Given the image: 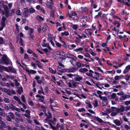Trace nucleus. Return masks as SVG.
Returning a JSON list of instances; mask_svg holds the SVG:
<instances>
[{
	"label": "nucleus",
	"instance_id": "nucleus-1",
	"mask_svg": "<svg viewBox=\"0 0 130 130\" xmlns=\"http://www.w3.org/2000/svg\"><path fill=\"white\" fill-rule=\"evenodd\" d=\"M10 62L8 58L6 55H3L1 59H0V62L3 64L7 65L10 63Z\"/></svg>",
	"mask_w": 130,
	"mask_h": 130
},
{
	"label": "nucleus",
	"instance_id": "nucleus-2",
	"mask_svg": "<svg viewBox=\"0 0 130 130\" xmlns=\"http://www.w3.org/2000/svg\"><path fill=\"white\" fill-rule=\"evenodd\" d=\"M48 114L49 116L48 117L45 119V121L46 122H48V123L49 125L50 126V127L54 130L56 129V128L54 126H53L52 124V123H53V122L51 121L52 117L51 115V113L50 112H48Z\"/></svg>",
	"mask_w": 130,
	"mask_h": 130
},
{
	"label": "nucleus",
	"instance_id": "nucleus-3",
	"mask_svg": "<svg viewBox=\"0 0 130 130\" xmlns=\"http://www.w3.org/2000/svg\"><path fill=\"white\" fill-rule=\"evenodd\" d=\"M125 110L124 107L122 106L120 108H117L116 107V110L117 113H119L121 115H123L124 113L123 112Z\"/></svg>",
	"mask_w": 130,
	"mask_h": 130
},
{
	"label": "nucleus",
	"instance_id": "nucleus-4",
	"mask_svg": "<svg viewBox=\"0 0 130 130\" xmlns=\"http://www.w3.org/2000/svg\"><path fill=\"white\" fill-rule=\"evenodd\" d=\"M11 67H9L8 68L5 67L3 66H0V72H3V70L6 71H7L10 72L11 71Z\"/></svg>",
	"mask_w": 130,
	"mask_h": 130
},
{
	"label": "nucleus",
	"instance_id": "nucleus-5",
	"mask_svg": "<svg viewBox=\"0 0 130 130\" xmlns=\"http://www.w3.org/2000/svg\"><path fill=\"white\" fill-rule=\"evenodd\" d=\"M6 19V18L4 16L2 17L1 21L2 27L0 28V31L2 30L3 28L5 26V21Z\"/></svg>",
	"mask_w": 130,
	"mask_h": 130
},
{
	"label": "nucleus",
	"instance_id": "nucleus-6",
	"mask_svg": "<svg viewBox=\"0 0 130 130\" xmlns=\"http://www.w3.org/2000/svg\"><path fill=\"white\" fill-rule=\"evenodd\" d=\"M2 118L0 120V128L2 130H4L3 128H5L6 127V125L5 124V122L2 121Z\"/></svg>",
	"mask_w": 130,
	"mask_h": 130
},
{
	"label": "nucleus",
	"instance_id": "nucleus-7",
	"mask_svg": "<svg viewBox=\"0 0 130 130\" xmlns=\"http://www.w3.org/2000/svg\"><path fill=\"white\" fill-rule=\"evenodd\" d=\"M28 9L27 8H24L23 9V15L26 17H27L29 15Z\"/></svg>",
	"mask_w": 130,
	"mask_h": 130
},
{
	"label": "nucleus",
	"instance_id": "nucleus-8",
	"mask_svg": "<svg viewBox=\"0 0 130 130\" xmlns=\"http://www.w3.org/2000/svg\"><path fill=\"white\" fill-rule=\"evenodd\" d=\"M9 108L10 109L13 110H15L18 112H20V111L19 108L14 106L12 104H11L9 106Z\"/></svg>",
	"mask_w": 130,
	"mask_h": 130
},
{
	"label": "nucleus",
	"instance_id": "nucleus-9",
	"mask_svg": "<svg viewBox=\"0 0 130 130\" xmlns=\"http://www.w3.org/2000/svg\"><path fill=\"white\" fill-rule=\"evenodd\" d=\"M115 110L116 107H111L110 109H106V111L107 113H109L111 112L115 111Z\"/></svg>",
	"mask_w": 130,
	"mask_h": 130
},
{
	"label": "nucleus",
	"instance_id": "nucleus-10",
	"mask_svg": "<svg viewBox=\"0 0 130 130\" xmlns=\"http://www.w3.org/2000/svg\"><path fill=\"white\" fill-rule=\"evenodd\" d=\"M129 98H130V95H128L124 94L121 96L120 98V99L121 100H124L126 99Z\"/></svg>",
	"mask_w": 130,
	"mask_h": 130
},
{
	"label": "nucleus",
	"instance_id": "nucleus-11",
	"mask_svg": "<svg viewBox=\"0 0 130 130\" xmlns=\"http://www.w3.org/2000/svg\"><path fill=\"white\" fill-rule=\"evenodd\" d=\"M78 69V68L77 67L69 69H67V72H74L77 70Z\"/></svg>",
	"mask_w": 130,
	"mask_h": 130
},
{
	"label": "nucleus",
	"instance_id": "nucleus-12",
	"mask_svg": "<svg viewBox=\"0 0 130 130\" xmlns=\"http://www.w3.org/2000/svg\"><path fill=\"white\" fill-rule=\"evenodd\" d=\"M53 5V3L52 1H48L46 3V6L47 7L51 9H52V6Z\"/></svg>",
	"mask_w": 130,
	"mask_h": 130
},
{
	"label": "nucleus",
	"instance_id": "nucleus-13",
	"mask_svg": "<svg viewBox=\"0 0 130 130\" xmlns=\"http://www.w3.org/2000/svg\"><path fill=\"white\" fill-rule=\"evenodd\" d=\"M113 122L117 125L118 126H120L121 124V123L119 120L116 119L113 121Z\"/></svg>",
	"mask_w": 130,
	"mask_h": 130
},
{
	"label": "nucleus",
	"instance_id": "nucleus-14",
	"mask_svg": "<svg viewBox=\"0 0 130 130\" xmlns=\"http://www.w3.org/2000/svg\"><path fill=\"white\" fill-rule=\"evenodd\" d=\"M85 32L87 34H89L90 36L92 34V30L90 29H86V30H85Z\"/></svg>",
	"mask_w": 130,
	"mask_h": 130
},
{
	"label": "nucleus",
	"instance_id": "nucleus-15",
	"mask_svg": "<svg viewBox=\"0 0 130 130\" xmlns=\"http://www.w3.org/2000/svg\"><path fill=\"white\" fill-rule=\"evenodd\" d=\"M3 76L4 77L2 78V80L3 81H5L7 79H9V75L5 74V75H4Z\"/></svg>",
	"mask_w": 130,
	"mask_h": 130
},
{
	"label": "nucleus",
	"instance_id": "nucleus-16",
	"mask_svg": "<svg viewBox=\"0 0 130 130\" xmlns=\"http://www.w3.org/2000/svg\"><path fill=\"white\" fill-rule=\"evenodd\" d=\"M66 56L67 58H72L74 57V59L76 60V58L75 56L72 54H67Z\"/></svg>",
	"mask_w": 130,
	"mask_h": 130
},
{
	"label": "nucleus",
	"instance_id": "nucleus-17",
	"mask_svg": "<svg viewBox=\"0 0 130 130\" xmlns=\"http://www.w3.org/2000/svg\"><path fill=\"white\" fill-rule=\"evenodd\" d=\"M130 0H127V2H126V0H123L122 1V2H123L124 4L127 5L128 6H130Z\"/></svg>",
	"mask_w": 130,
	"mask_h": 130
},
{
	"label": "nucleus",
	"instance_id": "nucleus-18",
	"mask_svg": "<svg viewBox=\"0 0 130 130\" xmlns=\"http://www.w3.org/2000/svg\"><path fill=\"white\" fill-rule=\"evenodd\" d=\"M82 79L83 78L82 77L78 75H77L75 77V80L76 81H80V80H82Z\"/></svg>",
	"mask_w": 130,
	"mask_h": 130
},
{
	"label": "nucleus",
	"instance_id": "nucleus-19",
	"mask_svg": "<svg viewBox=\"0 0 130 130\" xmlns=\"http://www.w3.org/2000/svg\"><path fill=\"white\" fill-rule=\"evenodd\" d=\"M88 70L86 68H81L79 69V71L80 72L84 73L85 72H87L88 71Z\"/></svg>",
	"mask_w": 130,
	"mask_h": 130
},
{
	"label": "nucleus",
	"instance_id": "nucleus-20",
	"mask_svg": "<svg viewBox=\"0 0 130 130\" xmlns=\"http://www.w3.org/2000/svg\"><path fill=\"white\" fill-rule=\"evenodd\" d=\"M18 89L17 92L19 94H20L21 92H22L23 91L22 88L21 87L20 88H18Z\"/></svg>",
	"mask_w": 130,
	"mask_h": 130
},
{
	"label": "nucleus",
	"instance_id": "nucleus-21",
	"mask_svg": "<svg viewBox=\"0 0 130 130\" xmlns=\"http://www.w3.org/2000/svg\"><path fill=\"white\" fill-rule=\"evenodd\" d=\"M28 12L31 13H32L35 12V10L32 8H29L28 10Z\"/></svg>",
	"mask_w": 130,
	"mask_h": 130
},
{
	"label": "nucleus",
	"instance_id": "nucleus-22",
	"mask_svg": "<svg viewBox=\"0 0 130 130\" xmlns=\"http://www.w3.org/2000/svg\"><path fill=\"white\" fill-rule=\"evenodd\" d=\"M4 102L6 103H9L10 101V99L8 98H4L3 100Z\"/></svg>",
	"mask_w": 130,
	"mask_h": 130
},
{
	"label": "nucleus",
	"instance_id": "nucleus-23",
	"mask_svg": "<svg viewBox=\"0 0 130 130\" xmlns=\"http://www.w3.org/2000/svg\"><path fill=\"white\" fill-rule=\"evenodd\" d=\"M36 19L39 21H43L44 20V19L40 16H37L36 17Z\"/></svg>",
	"mask_w": 130,
	"mask_h": 130
},
{
	"label": "nucleus",
	"instance_id": "nucleus-24",
	"mask_svg": "<svg viewBox=\"0 0 130 130\" xmlns=\"http://www.w3.org/2000/svg\"><path fill=\"white\" fill-rule=\"evenodd\" d=\"M9 114L10 118L12 119H15V117L14 116V114L12 112H9L8 113Z\"/></svg>",
	"mask_w": 130,
	"mask_h": 130
},
{
	"label": "nucleus",
	"instance_id": "nucleus-25",
	"mask_svg": "<svg viewBox=\"0 0 130 130\" xmlns=\"http://www.w3.org/2000/svg\"><path fill=\"white\" fill-rule=\"evenodd\" d=\"M102 103L103 106H106L108 104L107 99L103 101Z\"/></svg>",
	"mask_w": 130,
	"mask_h": 130
},
{
	"label": "nucleus",
	"instance_id": "nucleus-26",
	"mask_svg": "<svg viewBox=\"0 0 130 130\" xmlns=\"http://www.w3.org/2000/svg\"><path fill=\"white\" fill-rule=\"evenodd\" d=\"M3 8L5 10V11L6 13H8V8L7 6L6 5H3Z\"/></svg>",
	"mask_w": 130,
	"mask_h": 130
},
{
	"label": "nucleus",
	"instance_id": "nucleus-27",
	"mask_svg": "<svg viewBox=\"0 0 130 130\" xmlns=\"http://www.w3.org/2000/svg\"><path fill=\"white\" fill-rule=\"evenodd\" d=\"M93 103V104L94 107H96L98 106V102L96 100H94Z\"/></svg>",
	"mask_w": 130,
	"mask_h": 130
},
{
	"label": "nucleus",
	"instance_id": "nucleus-28",
	"mask_svg": "<svg viewBox=\"0 0 130 130\" xmlns=\"http://www.w3.org/2000/svg\"><path fill=\"white\" fill-rule=\"evenodd\" d=\"M122 77V75L120 76L118 75L116 76L114 78V79L116 80H117L118 79H120Z\"/></svg>",
	"mask_w": 130,
	"mask_h": 130
},
{
	"label": "nucleus",
	"instance_id": "nucleus-29",
	"mask_svg": "<svg viewBox=\"0 0 130 130\" xmlns=\"http://www.w3.org/2000/svg\"><path fill=\"white\" fill-rule=\"evenodd\" d=\"M61 34V35L63 36L64 35L68 36L69 35V33L67 31H66L64 32H62Z\"/></svg>",
	"mask_w": 130,
	"mask_h": 130
},
{
	"label": "nucleus",
	"instance_id": "nucleus-30",
	"mask_svg": "<svg viewBox=\"0 0 130 130\" xmlns=\"http://www.w3.org/2000/svg\"><path fill=\"white\" fill-rule=\"evenodd\" d=\"M6 119L8 121L10 122L11 121V118L9 116H6Z\"/></svg>",
	"mask_w": 130,
	"mask_h": 130
},
{
	"label": "nucleus",
	"instance_id": "nucleus-31",
	"mask_svg": "<svg viewBox=\"0 0 130 130\" xmlns=\"http://www.w3.org/2000/svg\"><path fill=\"white\" fill-rule=\"evenodd\" d=\"M79 84V83L78 82H73L72 83V85L74 87H76L77 86V85H78Z\"/></svg>",
	"mask_w": 130,
	"mask_h": 130
},
{
	"label": "nucleus",
	"instance_id": "nucleus-32",
	"mask_svg": "<svg viewBox=\"0 0 130 130\" xmlns=\"http://www.w3.org/2000/svg\"><path fill=\"white\" fill-rule=\"evenodd\" d=\"M96 120L100 123H103V121L100 118H99V117H96Z\"/></svg>",
	"mask_w": 130,
	"mask_h": 130
},
{
	"label": "nucleus",
	"instance_id": "nucleus-33",
	"mask_svg": "<svg viewBox=\"0 0 130 130\" xmlns=\"http://www.w3.org/2000/svg\"><path fill=\"white\" fill-rule=\"evenodd\" d=\"M49 70L50 72L53 73H56V70H53L51 68H49Z\"/></svg>",
	"mask_w": 130,
	"mask_h": 130
},
{
	"label": "nucleus",
	"instance_id": "nucleus-34",
	"mask_svg": "<svg viewBox=\"0 0 130 130\" xmlns=\"http://www.w3.org/2000/svg\"><path fill=\"white\" fill-rule=\"evenodd\" d=\"M57 53L58 54L62 56L64 54V52L62 51H59Z\"/></svg>",
	"mask_w": 130,
	"mask_h": 130
},
{
	"label": "nucleus",
	"instance_id": "nucleus-35",
	"mask_svg": "<svg viewBox=\"0 0 130 130\" xmlns=\"http://www.w3.org/2000/svg\"><path fill=\"white\" fill-rule=\"evenodd\" d=\"M15 115L16 116L18 117L19 118L22 117L21 114L17 112H15Z\"/></svg>",
	"mask_w": 130,
	"mask_h": 130
},
{
	"label": "nucleus",
	"instance_id": "nucleus-36",
	"mask_svg": "<svg viewBox=\"0 0 130 130\" xmlns=\"http://www.w3.org/2000/svg\"><path fill=\"white\" fill-rule=\"evenodd\" d=\"M99 97L101 100H103V101H104L107 99V98L106 97L104 96H102L101 95H99Z\"/></svg>",
	"mask_w": 130,
	"mask_h": 130
},
{
	"label": "nucleus",
	"instance_id": "nucleus-37",
	"mask_svg": "<svg viewBox=\"0 0 130 130\" xmlns=\"http://www.w3.org/2000/svg\"><path fill=\"white\" fill-rule=\"evenodd\" d=\"M112 99H114L117 98V95L115 93H113L112 94Z\"/></svg>",
	"mask_w": 130,
	"mask_h": 130
},
{
	"label": "nucleus",
	"instance_id": "nucleus-38",
	"mask_svg": "<svg viewBox=\"0 0 130 130\" xmlns=\"http://www.w3.org/2000/svg\"><path fill=\"white\" fill-rule=\"evenodd\" d=\"M14 81L15 82V85L17 87L19 86V83H18V81L16 79H14Z\"/></svg>",
	"mask_w": 130,
	"mask_h": 130
},
{
	"label": "nucleus",
	"instance_id": "nucleus-39",
	"mask_svg": "<svg viewBox=\"0 0 130 130\" xmlns=\"http://www.w3.org/2000/svg\"><path fill=\"white\" fill-rule=\"evenodd\" d=\"M83 50V48L80 47V48H78L76 49H75L74 50V51H76V52H77V51H82Z\"/></svg>",
	"mask_w": 130,
	"mask_h": 130
},
{
	"label": "nucleus",
	"instance_id": "nucleus-40",
	"mask_svg": "<svg viewBox=\"0 0 130 130\" xmlns=\"http://www.w3.org/2000/svg\"><path fill=\"white\" fill-rule=\"evenodd\" d=\"M35 61L37 63L38 67L40 68H41V66L40 65V62L38 60Z\"/></svg>",
	"mask_w": 130,
	"mask_h": 130
},
{
	"label": "nucleus",
	"instance_id": "nucleus-41",
	"mask_svg": "<svg viewBox=\"0 0 130 130\" xmlns=\"http://www.w3.org/2000/svg\"><path fill=\"white\" fill-rule=\"evenodd\" d=\"M8 130H13V127L12 128L9 126H6V127Z\"/></svg>",
	"mask_w": 130,
	"mask_h": 130
},
{
	"label": "nucleus",
	"instance_id": "nucleus-42",
	"mask_svg": "<svg viewBox=\"0 0 130 130\" xmlns=\"http://www.w3.org/2000/svg\"><path fill=\"white\" fill-rule=\"evenodd\" d=\"M21 100L23 102H25V99L24 96L23 95H22L21 96Z\"/></svg>",
	"mask_w": 130,
	"mask_h": 130
},
{
	"label": "nucleus",
	"instance_id": "nucleus-43",
	"mask_svg": "<svg viewBox=\"0 0 130 130\" xmlns=\"http://www.w3.org/2000/svg\"><path fill=\"white\" fill-rule=\"evenodd\" d=\"M122 118L126 122H128V120L126 118V116H123Z\"/></svg>",
	"mask_w": 130,
	"mask_h": 130
},
{
	"label": "nucleus",
	"instance_id": "nucleus-44",
	"mask_svg": "<svg viewBox=\"0 0 130 130\" xmlns=\"http://www.w3.org/2000/svg\"><path fill=\"white\" fill-rule=\"evenodd\" d=\"M13 98L15 100L17 101H18L20 100L18 97L15 96H14Z\"/></svg>",
	"mask_w": 130,
	"mask_h": 130
},
{
	"label": "nucleus",
	"instance_id": "nucleus-45",
	"mask_svg": "<svg viewBox=\"0 0 130 130\" xmlns=\"http://www.w3.org/2000/svg\"><path fill=\"white\" fill-rule=\"evenodd\" d=\"M38 28L37 30L38 32H40L41 30V27L40 25H39L37 26Z\"/></svg>",
	"mask_w": 130,
	"mask_h": 130
},
{
	"label": "nucleus",
	"instance_id": "nucleus-46",
	"mask_svg": "<svg viewBox=\"0 0 130 130\" xmlns=\"http://www.w3.org/2000/svg\"><path fill=\"white\" fill-rule=\"evenodd\" d=\"M81 63L79 62H78L76 64L77 66L79 68H80L81 67Z\"/></svg>",
	"mask_w": 130,
	"mask_h": 130
},
{
	"label": "nucleus",
	"instance_id": "nucleus-47",
	"mask_svg": "<svg viewBox=\"0 0 130 130\" xmlns=\"http://www.w3.org/2000/svg\"><path fill=\"white\" fill-rule=\"evenodd\" d=\"M0 115L4 117H5L6 116L5 113L1 112H0Z\"/></svg>",
	"mask_w": 130,
	"mask_h": 130
},
{
	"label": "nucleus",
	"instance_id": "nucleus-48",
	"mask_svg": "<svg viewBox=\"0 0 130 130\" xmlns=\"http://www.w3.org/2000/svg\"><path fill=\"white\" fill-rule=\"evenodd\" d=\"M117 113L116 111V112H113L111 113V116H116L117 115Z\"/></svg>",
	"mask_w": 130,
	"mask_h": 130
},
{
	"label": "nucleus",
	"instance_id": "nucleus-49",
	"mask_svg": "<svg viewBox=\"0 0 130 130\" xmlns=\"http://www.w3.org/2000/svg\"><path fill=\"white\" fill-rule=\"evenodd\" d=\"M72 27L74 29H76L77 28V26L76 25H72Z\"/></svg>",
	"mask_w": 130,
	"mask_h": 130
},
{
	"label": "nucleus",
	"instance_id": "nucleus-50",
	"mask_svg": "<svg viewBox=\"0 0 130 130\" xmlns=\"http://www.w3.org/2000/svg\"><path fill=\"white\" fill-rule=\"evenodd\" d=\"M16 14H17L19 15H21V13L20 12V10H18L16 12Z\"/></svg>",
	"mask_w": 130,
	"mask_h": 130
},
{
	"label": "nucleus",
	"instance_id": "nucleus-51",
	"mask_svg": "<svg viewBox=\"0 0 130 130\" xmlns=\"http://www.w3.org/2000/svg\"><path fill=\"white\" fill-rule=\"evenodd\" d=\"M125 104L126 105H128L130 104V100L129 101H126L125 102Z\"/></svg>",
	"mask_w": 130,
	"mask_h": 130
},
{
	"label": "nucleus",
	"instance_id": "nucleus-52",
	"mask_svg": "<svg viewBox=\"0 0 130 130\" xmlns=\"http://www.w3.org/2000/svg\"><path fill=\"white\" fill-rule=\"evenodd\" d=\"M124 127L127 130L128 129H130V127L129 126L127 125H125L124 126Z\"/></svg>",
	"mask_w": 130,
	"mask_h": 130
},
{
	"label": "nucleus",
	"instance_id": "nucleus-53",
	"mask_svg": "<svg viewBox=\"0 0 130 130\" xmlns=\"http://www.w3.org/2000/svg\"><path fill=\"white\" fill-rule=\"evenodd\" d=\"M29 104L31 106H33L34 105V103L32 101H30L28 102Z\"/></svg>",
	"mask_w": 130,
	"mask_h": 130
},
{
	"label": "nucleus",
	"instance_id": "nucleus-54",
	"mask_svg": "<svg viewBox=\"0 0 130 130\" xmlns=\"http://www.w3.org/2000/svg\"><path fill=\"white\" fill-rule=\"evenodd\" d=\"M86 103L88 105V107L90 108H92V106L90 103Z\"/></svg>",
	"mask_w": 130,
	"mask_h": 130
},
{
	"label": "nucleus",
	"instance_id": "nucleus-55",
	"mask_svg": "<svg viewBox=\"0 0 130 130\" xmlns=\"http://www.w3.org/2000/svg\"><path fill=\"white\" fill-rule=\"evenodd\" d=\"M124 93L123 92H119L117 94L119 95H124Z\"/></svg>",
	"mask_w": 130,
	"mask_h": 130
},
{
	"label": "nucleus",
	"instance_id": "nucleus-56",
	"mask_svg": "<svg viewBox=\"0 0 130 130\" xmlns=\"http://www.w3.org/2000/svg\"><path fill=\"white\" fill-rule=\"evenodd\" d=\"M34 121L35 123L37 125H40L41 124L40 123L38 122L37 120H34Z\"/></svg>",
	"mask_w": 130,
	"mask_h": 130
},
{
	"label": "nucleus",
	"instance_id": "nucleus-57",
	"mask_svg": "<svg viewBox=\"0 0 130 130\" xmlns=\"http://www.w3.org/2000/svg\"><path fill=\"white\" fill-rule=\"evenodd\" d=\"M27 52L28 53H29L30 54H31V53H33V52L30 49H28L27 51Z\"/></svg>",
	"mask_w": 130,
	"mask_h": 130
},
{
	"label": "nucleus",
	"instance_id": "nucleus-58",
	"mask_svg": "<svg viewBox=\"0 0 130 130\" xmlns=\"http://www.w3.org/2000/svg\"><path fill=\"white\" fill-rule=\"evenodd\" d=\"M11 72H13L15 73H16V71L14 69L12 68H11Z\"/></svg>",
	"mask_w": 130,
	"mask_h": 130
},
{
	"label": "nucleus",
	"instance_id": "nucleus-59",
	"mask_svg": "<svg viewBox=\"0 0 130 130\" xmlns=\"http://www.w3.org/2000/svg\"><path fill=\"white\" fill-rule=\"evenodd\" d=\"M31 65L33 67H34V68H36V64L35 63H34L33 62H32L31 63Z\"/></svg>",
	"mask_w": 130,
	"mask_h": 130
},
{
	"label": "nucleus",
	"instance_id": "nucleus-60",
	"mask_svg": "<svg viewBox=\"0 0 130 130\" xmlns=\"http://www.w3.org/2000/svg\"><path fill=\"white\" fill-rule=\"evenodd\" d=\"M30 33L29 34H32L34 32V29L32 28H29Z\"/></svg>",
	"mask_w": 130,
	"mask_h": 130
},
{
	"label": "nucleus",
	"instance_id": "nucleus-61",
	"mask_svg": "<svg viewBox=\"0 0 130 130\" xmlns=\"http://www.w3.org/2000/svg\"><path fill=\"white\" fill-rule=\"evenodd\" d=\"M20 128L21 130H26L25 128L23 125H21Z\"/></svg>",
	"mask_w": 130,
	"mask_h": 130
},
{
	"label": "nucleus",
	"instance_id": "nucleus-62",
	"mask_svg": "<svg viewBox=\"0 0 130 130\" xmlns=\"http://www.w3.org/2000/svg\"><path fill=\"white\" fill-rule=\"evenodd\" d=\"M20 41L19 42H20V44L22 45H23V44L22 42H23V40H22V38H20Z\"/></svg>",
	"mask_w": 130,
	"mask_h": 130
},
{
	"label": "nucleus",
	"instance_id": "nucleus-63",
	"mask_svg": "<svg viewBox=\"0 0 130 130\" xmlns=\"http://www.w3.org/2000/svg\"><path fill=\"white\" fill-rule=\"evenodd\" d=\"M47 27V26L46 25H45L43 27L42 30L43 31H45L46 30V28Z\"/></svg>",
	"mask_w": 130,
	"mask_h": 130
},
{
	"label": "nucleus",
	"instance_id": "nucleus-64",
	"mask_svg": "<svg viewBox=\"0 0 130 130\" xmlns=\"http://www.w3.org/2000/svg\"><path fill=\"white\" fill-rule=\"evenodd\" d=\"M78 110V111L80 112L83 111H85V110L84 108H82L81 109H79Z\"/></svg>",
	"mask_w": 130,
	"mask_h": 130
}]
</instances>
